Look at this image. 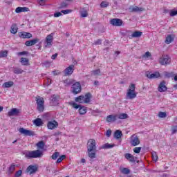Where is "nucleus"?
Instances as JSON below:
<instances>
[{
    "label": "nucleus",
    "instance_id": "nucleus-55",
    "mask_svg": "<svg viewBox=\"0 0 177 177\" xmlns=\"http://www.w3.org/2000/svg\"><path fill=\"white\" fill-rule=\"evenodd\" d=\"M73 12V10H63L61 11V13H63L64 15H68V13H71Z\"/></svg>",
    "mask_w": 177,
    "mask_h": 177
},
{
    "label": "nucleus",
    "instance_id": "nucleus-63",
    "mask_svg": "<svg viewBox=\"0 0 177 177\" xmlns=\"http://www.w3.org/2000/svg\"><path fill=\"white\" fill-rule=\"evenodd\" d=\"M106 135L108 138H110L111 136V130H107Z\"/></svg>",
    "mask_w": 177,
    "mask_h": 177
},
{
    "label": "nucleus",
    "instance_id": "nucleus-19",
    "mask_svg": "<svg viewBox=\"0 0 177 177\" xmlns=\"http://www.w3.org/2000/svg\"><path fill=\"white\" fill-rule=\"evenodd\" d=\"M118 118V115H109L106 117V122H114L117 121Z\"/></svg>",
    "mask_w": 177,
    "mask_h": 177
},
{
    "label": "nucleus",
    "instance_id": "nucleus-32",
    "mask_svg": "<svg viewBox=\"0 0 177 177\" xmlns=\"http://www.w3.org/2000/svg\"><path fill=\"white\" fill-rule=\"evenodd\" d=\"M80 15L82 17H88V10L86 8H82L80 10Z\"/></svg>",
    "mask_w": 177,
    "mask_h": 177
},
{
    "label": "nucleus",
    "instance_id": "nucleus-21",
    "mask_svg": "<svg viewBox=\"0 0 177 177\" xmlns=\"http://www.w3.org/2000/svg\"><path fill=\"white\" fill-rule=\"evenodd\" d=\"M91 97H92V95L91 93H87L84 95H83L82 98V104L89 103L91 102Z\"/></svg>",
    "mask_w": 177,
    "mask_h": 177
},
{
    "label": "nucleus",
    "instance_id": "nucleus-4",
    "mask_svg": "<svg viewBox=\"0 0 177 177\" xmlns=\"http://www.w3.org/2000/svg\"><path fill=\"white\" fill-rule=\"evenodd\" d=\"M36 102L37 104V110L40 113H42L44 110H45V101L44 100V97H40V98H36Z\"/></svg>",
    "mask_w": 177,
    "mask_h": 177
},
{
    "label": "nucleus",
    "instance_id": "nucleus-40",
    "mask_svg": "<svg viewBox=\"0 0 177 177\" xmlns=\"http://www.w3.org/2000/svg\"><path fill=\"white\" fill-rule=\"evenodd\" d=\"M114 146H115L114 144L106 143L102 146V149H112V147H114Z\"/></svg>",
    "mask_w": 177,
    "mask_h": 177
},
{
    "label": "nucleus",
    "instance_id": "nucleus-56",
    "mask_svg": "<svg viewBox=\"0 0 177 177\" xmlns=\"http://www.w3.org/2000/svg\"><path fill=\"white\" fill-rule=\"evenodd\" d=\"M101 8H107L109 6V3L106 1H102L100 4Z\"/></svg>",
    "mask_w": 177,
    "mask_h": 177
},
{
    "label": "nucleus",
    "instance_id": "nucleus-16",
    "mask_svg": "<svg viewBox=\"0 0 177 177\" xmlns=\"http://www.w3.org/2000/svg\"><path fill=\"white\" fill-rule=\"evenodd\" d=\"M39 42V39L35 38L32 40H28L25 42V45L26 46H32L33 45H35V44H38Z\"/></svg>",
    "mask_w": 177,
    "mask_h": 177
},
{
    "label": "nucleus",
    "instance_id": "nucleus-28",
    "mask_svg": "<svg viewBox=\"0 0 177 177\" xmlns=\"http://www.w3.org/2000/svg\"><path fill=\"white\" fill-rule=\"evenodd\" d=\"M121 136H122V131H120V130H117L115 133H114V138L115 139H121Z\"/></svg>",
    "mask_w": 177,
    "mask_h": 177
},
{
    "label": "nucleus",
    "instance_id": "nucleus-6",
    "mask_svg": "<svg viewBox=\"0 0 177 177\" xmlns=\"http://www.w3.org/2000/svg\"><path fill=\"white\" fill-rule=\"evenodd\" d=\"M159 63L162 66H167L171 63V58L168 55H162L159 59Z\"/></svg>",
    "mask_w": 177,
    "mask_h": 177
},
{
    "label": "nucleus",
    "instance_id": "nucleus-27",
    "mask_svg": "<svg viewBox=\"0 0 177 177\" xmlns=\"http://www.w3.org/2000/svg\"><path fill=\"white\" fill-rule=\"evenodd\" d=\"M17 30H19V28H17V24H12L11 26V30H10L11 34H17Z\"/></svg>",
    "mask_w": 177,
    "mask_h": 177
},
{
    "label": "nucleus",
    "instance_id": "nucleus-33",
    "mask_svg": "<svg viewBox=\"0 0 177 177\" xmlns=\"http://www.w3.org/2000/svg\"><path fill=\"white\" fill-rule=\"evenodd\" d=\"M13 84L14 83L12 81L5 82L3 84V88H12V86H13Z\"/></svg>",
    "mask_w": 177,
    "mask_h": 177
},
{
    "label": "nucleus",
    "instance_id": "nucleus-35",
    "mask_svg": "<svg viewBox=\"0 0 177 177\" xmlns=\"http://www.w3.org/2000/svg\"><path fill=\"white\" fill-rule=\"evenodd\" d=\"M20 62H21L22 66H28V58L21 57Z\"/></svg>",
    "mask_w": 177,
    "mask_h": 177
},
{
    "label": "nucleus",
    "instance_id": "nucleus-39",
    "mask_svg": "<svg viewBox=\"0 0 177 177\" xmlns=\"http://www.w3.org/2000/svg\"><path fill=\"white\" fill-rule=\"evenodd\" d=\"M172 41H174V37H172V36L169 35L166 37L165 43L167 44H171V42H172Z\"/></svg>",
    "mask_w": 177,
    "mask_h": 177
},
{
    "label": "nucleus",
    "instance_id": "nucleus-24",
    "mask_svg": "<svg viewBox=\"0 0 177 177\" xmlns=\"http://www.w3.org/2000/svg\"><path fill=\"white\" fill-rule=\"evenodd\" d=\"M147 78H149L150 80L160 78V72H154L153 73L147 74Z\"/></svg>",
    "mask_w": 177,
    "mask_h": 177
},
{
    "label": "nucleus",
    "instance_id": "nucleus-51",
    "mask_svg": "<svg viewBox=\"0 0 177 177\" xmlns=\"http://www.w3.org/2000/svg\"><path fill=\"white\" fill-rule=\"evenodd\" d=\"M67 6H68V4L64 1V2L61 3L59 8L61 9H66V8H67Z\"/></svg>",
    "mask_w": 177,
    "mask_h": 177
},
{
    "label": "nucleus",
    "instance_id": "nucleus-60",
    "mask_svg": "<svg viewBox=\"0 0 177 177\" xmlns=\"http://www.w3.org/2000/svg\"><path fill=\"white\" fill-rule=\"evenodd\" d=\"M62 15V12H57L54 14V17H60V16Z\"/></svg>",
    "mask_w": 177,
    "mask_h": 177
},
{
    "label": "nucleus",
    "instance_id": "nucleus-59",
    "mask_svg": "<svg viewBox=\"0 0 177 177\" xmlns=\"http://www.w3.org/2000/svg\"><path fill=\"white\" fill-rule=\"evenodd\" d=\"M177 15V10H171L170 12V16L174 17V16H176Z\"/></svg>",
    "mask_w": 177,
    "mask_h": 177
},
{
    "label": "nucleus",
    "instance_id": "nucleus-47",
    "mask_svg": "<svg viewBox=\"0 0 177 177\" xmlns=\"http://www.w3.org/2000/svg\"><path fill=\"white\" fill-rule=\"evenodd\" d=\"M60 156V153L59 152H55L54 153L52 156H51V158L52 160H57V157H59Z\"/></svg>",
    "mask_w": 177,
    "mask_h": 177
},
{
    "label": "nucleus",
    "instance_id": "nucleus-42",
    "mask_svg": "<svg viewBox=\"0 0 177 177\" xmlns=\"http://www.w3.org/2000/svg\"><path fill=\"white\" fill-rule=\"evenodd\" d=\"M13 73L15 74H21V73H23V69L19 68H15L13 70Z\"/></svg>",
    "mask_w": 177,
    "mask_h": 177
},
{
    "label": "nucleus",
    "instance_id": "nucleus-50",
    "mask_svg": "<svg viewBox=\"0 0 177 177\" xmlns=\"http://www.w3.org/2000/svg\"><path fill=\"white\" fill-rule=\"evenodd\" d=\"M158 117L160 118H165V117H167V113H165V112H159Z\"/></svg>",
    "mask_w": 177,
    "mask_h": 177
},
{
    "label": "nucleus",
    "instance_id": "nucleus-17",
    "mask_svg": "<svg viewBox=\"0 0 177 177\" xmlns=\"http://www.w3.org/2000/svg\"><path fill=\"white\" fill-rule=\"evenodd\" d=\"M74 73V65H71L64 70L65 75H71Z\"/></svg>",
    "mask_w": 177,
    "mask_h": 177
},
{
    "label": "nucleus",
    "instance_id": "nucleus-38",
    "mask_svg": "<svg viewBox=\"0 0 177 177\" xmlns=\"http://www.w3.org/2000/svg\"><path fill=\"white\" fill-rule=\"evenodd\" d=\"M135 89H136V86L135 85V84H131L129 86V89L127 90V92H136Z\"/></svg>",
    "mask_w": 177,
    "mask_h": 177
},
{
    "label": "nucleus",
    "instance_id": "nucleus-2",
    "mask_svg": "<svg viewBox=\"0 0 177 177\" xmlns=\"http://www.w3.org/2000/svg\"><path fill=\"white\" fill-rule=\"evenodd\" d=\"M43 152L40 149L35 151H28L25 153L26 158H41L43 156Z\"/></svg>",
    "mask_w": 177,
    "mask_h": 177
},
{
    "label": "nucleus",
    "instance_id": "nucleus-11",
    "mask_svg": "<svg viewBox=\"0 0 177 177\" xmlns=\"http://www.w3.org/2000/svg\"><path fill=\"white\" fill-rule=\"evenodd\" d=\"M130 143L131 146H138V145H140V140H139V137L138 136H132Z\"/></svg>",
    "mask_w": 177,
    "mask_h": 177
},
{
    "label": "nucleus",
    "instance_id": "nucleus-62",
    "mask_svg": "<svg viewBox=\"0 0 177 177\" xmlns=\"http://www.w3.org/2000/svg\"><path fill=\"white\" fill-rule=\"evenodd\" d=\"M94 44L95 45H102V39H98Z\"/></svg>",
    "mask_w": 177,
    "mask_h": 177
},
{
    "label": "nucleus",
    "instance_id": "nucleus-13",
    "mask_svg": "<svg viewBox=\"0 0 177 177\" xmlns=\"http://www.w3.org/2000/svg\"><path fill=\"white\" fill-rule=\"evenodd\" d=\"M47 127L48 129H55V128H57L59 127V123L57 121H50L48 122Z\"/></svg>",
    "mask_w": 177,
    "mask_h": 177
},
{
    "label": "nucleus",
    "instance_id": "nucleus-29",
    "mask_svg": "<svg viewBox=\"0 0 177 177\" xmlns=\"http://www.w3.org/2000/svg\"><path fill=\"white\" fill-rule=\"evenodd\" d=\"M33 122L35 125H36V127H41L44 124V122H42V119L41 118H37Z\"/></svg>",
    "mask_w": 177,
    "mask_h": 177
},
{
    "label": "nucleus",
    "instance_id": "nucleus-9",
    "mask_svg": "<svg viewBox=\"0 0 177 177\" xmlns=\"http://www.w3.org/2000/svg\"><path fill=\"white\" fill-rule=\"evenodd\" d=\"M19 131L21 133V135H24L25 136H34L33 131L27 130L23 127L19 128Z\"/></svg>",
    "mask_w": 177,
    "mask_h": 177
},
{
    "label": "nucleus",
    "instance_id": "nucleus-34",
    "mask_svg": "<svg viewBox=\"0 0 177 177\" xmlns=\"http://www.w3.org/2000/svg\"><path fill=\"white\" fill-rule=\"evenodd\" d=\"M64 84H65V86H68L70 85H72L73 84V81L71 79H66L64 80Z\"/></svg>",
    "mask_w": 177,
    "mask_h": 177
},
{
    "label": "nucleus",
    "instance_id": "nucleus-30",
    "mask_svg": "<svg viewBox=\"0 0 177 177\" xmlns=\"http://www.w3.org/2000/svg\"><path fill=\"white\" fill-rule=\"evenodd\" d=\"M36 146L39 150H44V147H45V143L44 141H40L36 144Z\"/></svg>",
    "mask_w": 177,
    "mask_h": 177
},
{
    "label": "nucleus",
    "instance_id": "nucleus-46",
    "mask_svg": "<svg viewBox=\"0 0 177 177\" xmlns=\"http://www.w3.org/2000/svg\"><path fill=\"white\" fill-rule=\"evenodd\" d=\"M66 158V155L61 156L57 160V164H60L62 161H63Z\"/></svg>",
    "mask_w": 177,
    "mask_h": 177
},
{
    "label": "nucleus",
    "instance_id": "nucleus-57",
    "mask_svg": "<svg viewBox=\"0 0 177 177\" xmlns=\"http://www.w3.org/2000/svg\"><path fill=\"white\" fill-rule=\"evenodd\" d=\"M38 2H39V4L40 5V6H44L46 1V0H39Z\"/></svg>",
    "mask_w": 177,
    "mask_h": 177
},
{
    "label": "nucleus",
    "instance_id": "nucleus-64",
    "mask_svg": "<svg viewBox=\"0 0 177 177\" xmlns=\"http://www.w3.org/2000/svg\"><path fill=\"white\" fill-rule=\"evenodd\" d=\"M57 57V53H55L51 56V59H53V60H55V59H56Z\"/></svg>",
    "mask_w": 177,
    "mask_h": 177
},
{
    "label": "nucleus",
    "instance_id": "nucleus-18",
    "mask_svg": "<svg viewBox=\"0 0 177 177\" xmlns=\"http://www.w3.org/2000/svg\"><path fill=\"white\" fill-rule=\"evenodd\" d=\"M19 36L20 37V38H24V39H30V38H32V35L30 32H21L19 33Z\"/></svg>",
    "mask_w": 177,
    "mask_h": 177
},
{
    "label": "nucleus",
    "instance_id": "nucleus-14",
    "mask_svg": "<svg viewBox=\"0 0 177 177\" xmlns=\"http://www.w3.org/2000/svg\"><path fill=\"white\" fill-rule=\"evenodd\" d=\"M19 114H20V110L16 109V108H13L10 111H8V117H12L13 115H19Z\"/></svg>",
    "mask_w": 177,
    "mask_h": 177
},
{
    "label": "nucleus",
    "instance_id": "nucleus-31",
    "mask_svg": "<svg viewBox=\"0 0 177 177\" xmlns=\"http://www.w3.org/2000/svg\"><path fill=\"white\" fill-rule=\"evenodd\" d=\"M164 75L166 78H173V77H175V73L174 72H164Z\"/></svg>",
    "mask_w": 177,
    "mask_h": 177
},
{
    "label": "nucleus",
    "instance_id": "nucleus-10",
    "mask_svg": "<svg viewBox=\"0 0 177 177\" xmlns=\"http://www.w3.org/2000/svg\"><path fill=\"white\" fill-rule=\"evenodd\" d=\"M129 10L131 13H136L138 12H144L145 8H139L136 6H131L129 8Z\"/></svg>",
    "mask_w": 177,
    "mask_h": 177
},
{
    "label": "nucleus",
    "instance_id": "nucleus-44",
    "mask_svg": "<svg viewBox=\"0 0 177 177\" xmlns=\"http://www.w3.org/2000/svg\"><path fill=\"white\" fill-rule=\"evenodd\" d=\"M8 57V51L7 50H3L0 52V58L2 57Z\"/></svg>",
    "mask_w": 177,
    "mask_h": 177
},
{
    "label": "nucleus",
    "instance_id": "nucleus-58",
    "mask_svg": "<svg viewBox=\"0 0 177 177\" xmlns=\"http://www.w3.org/2000/svg\"><path fill=\"white\" fill-rule=\"evenodd\" d=\"M24 55H28V52H27V51H22V52L18 53V55L19 56H23Z\"/></svg>",
    "mask_w": 177,
    "mask_h": 177
},
{
    "label": "nucleus",
    "instance_id": "nucleus-12",
    "mask_svg": "<svg viewBox=\"0 0 177 177\" xmlns=\"http://www.w3.org/2000/svg\"><path fill=\"white\" fill-rule=\"evenodd\" d=\"M124 158L129 161V162H136V159L138 158L129 153H124Z\"/></svg>",
    "mask_w": 177,
    "mask_h": 177
},
{
    "label": "nucleus",
    "instance_id": "nucleus-22",
    "mask_svg": "<svg viewBox=\"0 0 177 177\" xmlns=\"http://www.w3.org/2000/svg\"><path fill=\"white\" fill-rule=\"evenodd\" d=\"M137 93L136 91H127L126 94V99H129L132 100V99H135L136 97Z\"/></svg>",
    "mask_w": 177,
    "mask_h": 177
},
{
    "label": "nucleus",
    "instance_id": "nucleus-26",
    "mask_svg": "<svg viewBox=\"0 0 177 177\" xmlns=\"http://www.w3.org/2000/svg\"><path fill=\"white\" fill-rule=\"evenodd\" d=\"M142 34H143V32H142L140 31H135L134 32H133L131 34V37H130V38H140V37H142Z\"/></svg>",
    "mask_w": 177,
    "mask_h": 177
},
{
    "label": "nucleus",
    "instance_id": "nucleus-3",
    "mask_svg": "<svg viewBox=\"0 0 177 177\" xmlns=\"http://www.w3.org/2000/svg\"><path fill=\"white\" fill-rule=\"evenodd\" d=\"M69 106H72L73 109H79V113L82 115H84V114H86V107L85 106H81V105H78L77 103L74 102H68Z\"/></svg>",
    "mask_w": 177,
    "mask_h": 177
},
{
    "label": "nucleus",
    "instance_id": "nucleus-49",
    "mask_svg": "<svg viewBox=\"0 0 177 177\" xmlns=\"http://www.w3.org/2000/svg\"><path fill=\"white\" fill-rule=\"evenodd\" d=\"M100 74V69L94 70L91 72V75H99Z\"/></svg>",
    "mask_w": 177,
    "mask_h": 177
},
{
    "label": "nucleus",
    "instance_id": "nucleus-43",
    "mask_svg": "<svg viewBox=\"0 0 177 177\" xmlns=\"http://www.w3.org/2000/svg\"><path fill=\"white\" fill-rule=\"evenodd\" d=\"M83 95H80L75 98V102H78L79 103H84V102L82 101Z\"/></svg>",
    "mask_w": 177,
    "mask_h": 177
},
{
    "label": "nucleus",
    "instance_id": "nucleus-15",
    "mask_svg": "<svg viewBox=\"0 0 177 177\" xmlns=\"http://www.w3.org/2000/svg\"><path fill=\"white\" fill-rule=\"evenodd\" d=\"M166 82L165 81H162L159 86H158V91L159 92H166L167 89H168V88L167 87V86L165 85Z\"/></svg>",
    "mask_w": 177,
    "mask_h": 177
},
{
    "label": "nucleus",
    "instance_id": "nucleus-37",
    "mask_svg": "<svg viewBox=\"0 0 177 177\" xmlns=\"http://www.w3.org/2000/svg\"><path fill=\"white\" fill-rule=\"evenodd\" d=\"M15 169H16V165L14 164L11 165L8 168V174H13V172H15Z\"/></svg>",
    "mask_w": 177,
    "mask_h": 177
},
{
    "label": "nucleus",
    "instance_id": "nucleus-25",
    "mask_svg": "<svg viewBox=\"0 0 177 177\" xmlns=\"http://www.w3.org/2000/svg\"><path fill=\"white\" fill-rule=\"evenodd\" d=\"M16 13H21V12H30V8L27 7H18L15 9Z\"/></svg>",
    "mask_w": 177,
    "mask_h": 177
},
{
    "label": "nucleus",
    "instance_id": "nucleus-5",
    "mask_svg": "<svg viewBox=\"0 0 177 177\" xmlns=\"http://www.w3.org/2000/svg\"><path fill=\"white\" fill-rule=\"evenodd\" d=\"M72 90L71 92L73 95H78L82 91L81 83L80 82H75L72 85Z\"/></svg>",
    "mask_w": 177,
    "mask_h": 177
},
{
    "label": "nucleus",
    "instance_id": "nucleus-23",
    "mask_svg": "<svg viewBox=\"0 0 177 177\" xmlns=\"http://www.w3.org/2000/svg\"><path fill=\"white\" fill-rule=\"evenodd\" d=\"M27 172H29L30 175L32 174H35L38 171V167L37 166H32L30 165L26 169Z\"/></svg>",
    "mask_w": 177,
    "mask_h": 177
},
{
    "label": "nucleus",
    "instance_id": "nucleus-36",
    "mask_svg": "<svg viewBox=\"0 0 177 177\" xmlns=\"http://www.w3.org/2000/svg\"><path fill=\"white\" fill-rule=\"evenodd\" d=\"M129 116L127 113H120V115H118V118H119V120H127Z\"/></svg>",
    "mask_w": 177,
    "mask_h": 177
},
{
    "label": "nucleus",
    "instance_id": "nucleus-52",
    "mask_svg": "<svg viewBox=\"0 0 177 177\" xmlns=\"http://www.w3.org/2000/svg\"><path fill=\"white\" fill-rule=\"evenodd\" d=\"M177 132V125L172 126L171 127V133L172 135H174V133H176Z\"/></svg>",
    "mask_w": 177,
    "mask_h": 177
},
{
    "label": "nucleus",
    "instance_id": "nucleus-54",
    "mask_svg": "<svg viewBox=\"0 0 177 177\" xmlns=\"http://www.w3.org/2000/svg\"><path fill=\"white\" fill-rule=\"evenodd\" d=\"M133 150L136 154H139L140 150H142V147H135Z\"/></svg>",
    "mask_w": 177,
    "mask_h": 177
},
{
    "label": "nucleus",
    "instance_id": "nucleus-41",
    "mask_svg": "<svg viewBox=\"0 0 177 177\" xmlns=\"http://www.w3.org/2000/svg\"><path fill=\"white\" fill-rule=\"evenodd\" d=\"M122 174H124V175H128L131 173V170L128 168H123L121 169Z\"/></svg>",
    "mask_w": 177,
    "mask_h": 177
},
{
    "label": "nucleus",
    "instance_id": "nucleus-20",
    "mask_svg": "<svg viewBox=\"0 0 177 177\" xmlns=\"http://www.w3.org/2000/svg\"><path fill=\"white\" fill-rule=\"evenodd\" d=\"M91 97H92V95L91 93H87L84 95H83L82 98V104L89 103L91 102Z\"/></svg>",
    "mask_w": 177,
    "mask_h": 177
},
{
    "label": "nucleus",
    "instance_id": "nucleus-45",
    "mask_svg": "<svg viewBox=\"0 0 177 177\" xmlns=\"http://www.w3.org/2000/svg\"><path fill=\"white\" fill-rule=\"evenodd\" d=\"M51 101L53 102L54 106H56V104H58L57 103V97L56 95H53L51 96Z\"/></svg>",
    "mask_w": 177,
    "mask_h": 177
},
{
    "label": "nucleus",
    "instance_id": "nucleus-7",
    "mask_svg": "<svg viewBox=\"0 0 177 177\" xmlns=\"http://www.w3.org/2000/svg\"><path fill=\"white\" fill-rule=\"evenodd\" d=\"M45 44L44 48H50L53 45V36L52 35H47L45 39Z\"/></svg>",
    "mask_w": 177,
    "mask_h": 177
},
{
    "label": "nucleus",
    "instance_id": "nucleus-48",
    "mask_svg": "<svg viewBox=\"0 0 177 177\" xmlns=\"http://www.w3.org/2000/svg\"><path fill=\"white\" fill-rule=\"evenodd\" d=\"M151 154H152V158H153V161H157V160L158 159L157 153L156 151H152Z\"/></svg>",
    "mask_w": 177,
    "mask_h": 177
},
{
    "label": "nucleus",
    "instance_id": "nucleus-53",
    "mask_svg": "<svg viewBox=\"0 0 177 177\" xmlns=\"http://www.w3.org/2000/svg\"><path fill=\"white\" fill-rule=\"evenodd\" d=\"M22 174H23V171L19 170V171H16V173L15 174V177H20V176H21Z\"/></svg>",
    "mask_w": 177,
    "mask_h": 177
},
{
    "label": "nucleus",
    "instance_id": "nucleus-8",
    "mask_svg": "<svg viewBox=\"0 0 177 177\" xmlns=\"http://www.w3.org/2000/svg\"><path fill=\"white\" fill-rule=\"evenodd\" d=\"M122 19L117 18L111 19L110 20V24H111V26H114L115 27H121V26H122Z\"/></svg>",
    "mask_w": 177,
    "mask_h": 177
},
{
    "label": "nucleus",
    "instance_id": "nucleus-61",
    "mask_svg": "<svg viewBox=\"0 0 177 177\" xmlns=\"http://www.w3.org/2000/svg\"><path fill=\"white\" fill-rule=\"evenodd\" d=\"M150 56H151V54L149 51H147L144 55V57H150Z\"/></svg>",
    "mask_w": 177,
    "mask_h": 177
},
{
    "label": "nucleus",
    "instance_id": "nucleus-1",
    "mask_svg": "<svg viewBox=\"0 0 177 177\" xmlns=\"http://www.w3.org/2000/svg\"><path fill=\"white\" fill-rule=\"evenodd\" d=\"M96 141L94 139H89L87 142V153L91 160L96 158Z\"/></svg>",
    "mask_w": 177,
    "mask_h": 177
}]
</instances>
